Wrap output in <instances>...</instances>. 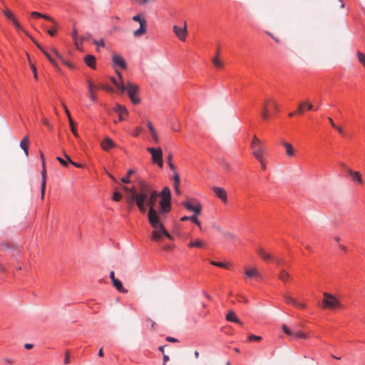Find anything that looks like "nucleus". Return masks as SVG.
<instances>
[{"label":"nucleus","instance_id":"nucleus-1","mask_svg":"<svg viewBox=\"0 0 365 365\" xmlns=\"http://www.w3.org/2000/svg\"><path fill=\"white\" fill-rule=\"evenodd\" d=\"M138 209L141 213H145L148 208V218L161 215L160 210L155 209V205L159 197L158 192L145 180H138L137 188Z\"/></svg>","mask_w":365,"mask_h":365},{"label":"nucleus","instance_id":"nucleus-2","mask_svg":"<svg viewBox=\"0 0 365 365\" xmlns=\"http://www.w3.org/2000/svg\"><path fill=\"white\" fill-rule=\"evenodd\" d=\"M160 215L148 218L150 226L153 228L151 233L152 240L155 242H160L163 236L170 240L173 239V237L168 233L163 224L160 222Z\"/></svg>","mask_w":365,"mask_h":365},{"label":"nucleus","instance_id":"nucleus-3","mask_svg":"<svg viewBox=\"0 0 365 365\" xmlns=\"http://www.w3.org/2000/svg\"><path fill=\"white\" fill-rule=\"evenodd\" d=\"M159 197L161 200L160 201V212L161 215L168 213L171 210V192L168 187H165L159 193Z\"/></svg>","mask_w":365,"mask_h":365},{"label":"nucleus","instance_id":"nucleus-4","mask_svg":"<svg viewBox=\"0 0 365 365\" xmlns=\"http://www.w3.org/2000/svg\"><path fill=\"white\" fill-rule=\"evenodd\" d=\"M123 190L126 194L125 200L129 208L133 207L134 205L138 207V198L137 195V187L123 186Z\"/></svg>","mask_w":365,"mask_h":365},{"label":"nucleus","instance_id":"nucleus-5","mask_svg":"<svg viewBox=\"0 0 365 365\" xmlns=\"http://www.w3.org/2000/svg\"><path fill=\"white\" fill-rule=\"evenodd\" d=\"M138 91V86L133 84L131 82H128L125 85H124V89L121 90L120 92L123 93L126 91L132 103L133 104H138L140 101V98L137 96Z\"/></svg>","mask_w":365,"mask_h":365},{"label":"nucleus","instance_id":"nucleus-6","mask_svg":"<svg viewBox=\"0 0 365 365\" xmlns=\"http://www.w3.org/2000/svg\"><path fill=\"white\" fill-rule=\"evenodd\" d=\"M322 304L324 308L326 309H335L341 307L340 302L331 294L328 292L323 293Z\"/></svg>","mask_w":365,"mask_h":365},{"label":"nucleus","instance_id":"nucleus-7","mask_svg":"<svg viewBox=\"0 0 365 365\" xmlns=\"http://www.w3.org/2000/svg\"><path fill=\"white\" fill-rule=\"evenodd\" d=\"M147 150L152 155L153 163L162 168L163 166L162 149L160 148H148Z\"/></svg>","mask_w":365,"mask_h":365},{"label":"nucleus","instance_id":"nucleus-8","mask_svg":"<svg viewBox=\"0 0 365 365\" xmlns=\"http://www.w3.org/2000/svg\"><path fill=\"white\" fill-rule=\"evenodd\" d=\"M40 156L41 159L42 163V171H41V198L43 200L44 197L45 190H46V161L44 159L43 153L40 151Z\"/></svg>","mask_w":365,"mask_h":365},{"label":"nucleus","instance_id":"nucleus-9","mask_svg":"<svg viewBox=\"0 0 365 365\" xmlns=\"http://www.w3.org/2000/svg\"><path fill=\"white\" fill-rule=\"evenodd\" d=\"M182 205L189 211L193 212L195 215H200L201 213L202 206L198 202L192 205L190 201L187 200L182 202Z\"/></svg>","mask_w":365,"mask_h":365},{"label":"nucleus","instance_id":"nucleus-10","mask_svg":"<svg viewBox=\"0 0 365 365\" xmlns=\"http://www.w3.org/2000/svg\"><path fill=\"white\" fill-rule=\"evenodd\" d=\"M173 32L175 33V34L177 36V37L179 39H180L182 41L185 40V38L187 34L186 22H185L183 27H179V26L175 25L173 28Z\"/></svg>","mask_w":365,"mask_h":365},{"label":"nucleus","instance_id":"nucleus-11","mask_svg":"<svg viewBox=\"0 0 365 365\" xmlns=\"http://www.w3.org/2000/svg\"><path fill=\"white\" fill-rule=\"evenodd\" d=\"M112 61L114 66H118L123 69L127 68V63L120 55L116 53L113 54L112 57Z\"/></svg>","mask_w":365,"mask_h":365},{"label":"nucleus","instance_id":"nucleus-12","mask_svg":"<svg viewBox=\"0 0 365 365\" xmlns=\"http://www.w3.org/2000/svg\"><path fill=\"white\" fill-rule=\"evenodd\" d=\"M212 190L215 195L222 202H225L227 201V192L225 189L220 187H214Z\"/></svg>","mask_w":365,"mask_h":365},{"label":"nucleus","instance_id":"nucleus-13","mask_svg":"<svg viewBox=\"0 0 365 365\" xmlns=\"http://www.w3.org/2000/svg\"><path fill=\"white\" fill-rule=\"evenodd\" d=\"M347 173L351 177L354 181L357 182L359 184L362 185L364 183L362 176L359 172L354 171L350 168H346Z\"/></svg>","mask_w":365,"mask_h":365},{"label":"nucleus","instance_id":"nucleus-14","mask_svg":"<svg viewBox=\"0 0 365 365\" xmlns=\"http://www.w3.org/2000/svg\"><path fill=\"white\" fill-rule=\"evenodd\" d=\"M252 149V154L259 160L262 161L263 157V148L262 145L251 146Z\"/></svg>","mask_w":365,"mask_h":365},{"label":"nucleus","instance_id":"nucleus-15","mask_svg":"<svg viewBox=\"0 0 365 365\" xmlns=\"http://www.w3.org/2000/svg\"><path fill=\"white\" fill-rule=\"evenodd\" d=\"M114 111L118 113L119 120L122 121L124 120V115H128V112L126 108L123 106L117 104L114 108Z\"/></svg>","mask_w":365,"mask_h":365},{"label":"nucleus","instance_id":"nucleus-16","mask_svg":"<svg viewBox=\"0 0 365 365\" xmlns=\"http://www.w3.org/2000/svg\"><path fill=\"white\" fill-rule=\"evenodd\" d=\"M88 89L91 100L93 102H96L97 96L96 95V86L90 80L88 81Z\"/></svg>","mask_w":365,"mask_h":365},{"label":"nucleus","instance_id":"nucleus-17","mask_svg":"<svg viewBox=\"0 0 365 365\" xmlns=\"http://www.w3.org/2000/svg\"><path fill=\"white\" fill-rule=\"evenodd\" d=\"M281 143L285 148L286 155H287V157H294L295 155V151L292 145L284 140H281Z\"/></svg>","mask_w":365,"mask_h":365},{"label":"nucleus","instance_id":"nucleus-18","mask_svg":"<svg viewBox=\"0 0 365 365\" xmlns=\"http://www.w3.org/2000/svg\"><path fill=\"white\" fill-rule=\"evenodd\" d=\"M147 32V22L146 21H143L140 22V28L133 31V36L135 37H140L144 35Z\"/></svg>","mask_w":365,"mask_h":365},{"label":"nucleus","instance_id":"nucleus-19","mask_svg":"<svg viewBox=\"0 0 365 365\" xmlns=\"http://www.w3.org/2000/svg\"><path fill=\"white\" fill-rule=\"evenodd\" d=\"M115 143L109 138H105L101 142V148L105 151H108L110 148L115 147Z\"/></svg>","mask_w":365,"mask_h":365},{"label":"nucleus","instance_id":"nucleus-20","mask_svg":"<svg viewBox=\"0 0 365 365\" xmlns=\"http://www.w3.org/2000/svg\"><path fill=\"white\" fill-rule=\"evenodd\" d=\"M147 125H148V128L149 129V131L151 134V136H152V138H153L154 143H158L160 139H159V136H158L154 126L153 125V124L151 123L150 121H148Z\"/></svg>","mask_w":365,"mask_h":365},{"label":"nucleus","instance_id":"nucleus-21","mask_svg":"<svg viewBox=\"0 0 365 365\" xmlns=\"http://www.w3.org/2000/svg\"><path fill=\"white\" fill-rule=\"evenodd\" d=\"M258 255L264 260L268 261L269 259H274V257L269 252H266L263 248L259 247L257 249Z\"/></svg>","mask_w":365,"mask_h":365},{"label":"nucleus","instance_id":"nucleus-22","mask_svg":"<svg viewBox=\"0 0 365 365\" xmlns=\"http://www.w3.org/2000/svg\"><path fill=\"white\" fill-rule=\"evenodd\" d=\"M226 319L229 322H235L239 324H242L241 320L237 318L233 311H230L226 315Z\"/></svg>","mask_w":365,"mask_h":365},{"label":"nucleus","instance_id":"nucleus-23","mask_svg":"<svg viewBox=\"0 0 365 365\" xmlns=\"http://www.w3.org/2000/svg\"><path fill=\"white\" fill-rule=\"evenodd\" d=\"M84 61L87 66L91 67V68H95L96 66V58L92 55H87L85 56Z\"/></svg>","mask_w":365,"mask_h":365},{"label":"nucleus","instance_id":"nucleus-24","mask_svg":"<svg viewBox=\"0 0 365 365\" xmlns=\"http://www.w3.org/2000/svg\"><path fill=\"white\" fill-rule=\"evenodd\" d=\"M112 284L116 288V289L118 290L120 292H122V293L128 292V290L123 287L122 282L120 280H118V279L116 280H113Z\"/></svg>","mask_w":365,"mask_h":365},{"label":"nucleus","instance_id":"nucleus-25","mask_svg":"<svg viewBox=\"0 0 365 365\" xmlns=\"http://www.w3.org/2000/svg\"><path fill=\"white\" fill-rule=\"evenodd\" d=\"M29 138L28 137H25L23 138L20 143V147L24 150L26 156L29 155L28 147H29Z\"/></svg>","mask_w":365,"mask_h":365},{"label":"nucleus","instance_id":"nucleus-26","mask_svg":"<svg viewBox=\"0 0 365 365\" xmlns=\"http://www.w3.org/2000/svg\"><path fill=\"white\" fill-rule=\"evenodd\" d=\"M43 54L46 56V58L48 59V61L51 63V64L55 67L56 70L58 72H61V70L58 65L56 63L55 60L53 58V57L49 54L46 50L43 51Z\"/></svg>","mask_w":365,"mask_h":365},{"label":"nucleus","instance_id":"nucleus-27","mask_svg":"<svg viewBox=\"0 0 365 365\" xmlns=\"http://www.w3.org/2000/svg\"><path fill=\"white\" fill-rule=\"evenodd\" d=\"M245 274L248 277H261L260 273L258 272V270L256 268L246 269Z\"/></svg>","mask_w":365,"mask_h":365},{"label":"nucleus","instance_id":"nucleus-28","mask_svg":"<svg viewBox=\"0 0 365 365\" xmlns=\"http://www.w3.org/2000/svg\"><path fill=\"white\" fill-rule=\"evenodd\" d=\"M31 16H34V17H41V18H43V19H46V20H48V21H51V22H52V23H53V24H56V22H55L54 19H53L52 17H51V16H47V15L42 14L38 13V12H37V11H33V12H31Z\"/></svg>","mask_w":365,"mask_h":365},{"label":"nucleus","instance_id":"nucleus-29","mask_svg":"<svg viewBox=\"0 0 365 365\" xmlns=\"http://www.w3.org/2000/svg\"><path fill=\"white\" fill-rule=\"evenodd\" d=\"M279 279L280 280H282L283 282H285L288 280V279L289 278V273L285 271L284 269H281L280 270V272L279 274V276H278Z\"/></svg>","mask_w":365,"mask_h":365},{"label":"nucleus","instance_id":"nucleus-30","mask_svg":"<svg viewBox=\"0 0 365 365\" xmlns=\"http://www.w3.org/2000/svg\"><path fill=\"white\" fill-rule=\"evenodd\" d=\"M135 173V170L133 169H130L127 172V175L123 178H121V182L125 184H128L130 182V176Z\"/></svg>","mask_w":365,"mask_h":365},{"label":"nucleus","instance_id":"nucleus-31","mask_svg":"<svg viewBox=\"0 0 365 365\" xmlns=\"http://www.w3.org/2000/svg\"><path fill=\"white\" fill-rule=\"evenodd\" d=\"M112 83L116 86V88L120 91L121 90L124 89V83L121 81H117L114 78H111Z\"/></svg>","mask_w":365,"mask_h":365},{"label":"nucleus","instance_id":"nucleus-32","mask_svg":"<svg viewBox=\"0 0 365 365\" xmlns=\"http://www.w3.org/2000/svg\"><path fill=\"white\" fill-rule=\"evenodd\" d=\"M190 247H203V242L200 240H196L194 242H191L188 244Z\"/></svg>","mask_w":365,"mask_h":365},{"label":"nucleus","instance_id":"nucleus-33","mask_svg":"<svg viewBox=\"0 0 365 365\" xmlns=\"http://www.w3.org/2000/svg\"><path fill=\"white\" fill-rule=\"evenodd\" d=\"M4 14L8 19H9L11 21H14V19H16L14 14L10 10H8V9L4 10Z\"/></svg>","mask_w":365,"mask_h":365},{"label":"nucleus","instance_id":"nucleus-34","mask_svg":"<svg viewBox=\"0 0 365 365\" xmlns=\"http://www.w3.org/2000/svg\"><path fill=\"white\" fill-rule=\"evenodd\" d=\"M210 264L214 265V266H216V267H222V268H225V269H229V264H226V263H224V262H215V261H211Z\"/></svg>","mask_w":365,"mask_h":365},{"label":"nucleus","instance_id":"nucleus-35","mask_svg":"<svg viewBox=\"0 0 365 365\" xmlns=\"http://www.w3.org/2000/svg\"><path fill=\"white\" fill-rule=\"evenodd\" d=\"M284 299H285V302L287 303V304H292L293 305H297L298 304V302L292 297H290L289 295H284Z\"/></svg>","mask_w":365,"mask_h":365},{"label":"nucleus","instance_id":"nucleus-36","mask_svg":"<svg viewBox=\"0 0 365 365\" xmlns=\"http://www.w3.org/2000/svg\"><path fill=\"white\" fill-rule=\"evenodd\" d=\"M293 336H296L297 338H299V339H306L308 338V336H307V334H305L304 332H302V331H294Z\"/></svg>","mask_w":365,"mask_h":365},{"label":"nucleus","instance_id":"nucleus-37","mask_svg":"<svg viewBox=\"0 0 365 365\" xmlns=\"http://www.w3.org/2000/svg\"><path fill=\"white\" fill-rule=\"evenodd\" d=\"M212 63L213 64L215 65V67L217 68H222L223 66V63L222 62H221L218 58V55H217V56H215L213 60H212Z\"/></svg>","mask_w":365,"mask_h":365},{"label":"nucleus","instance_id":"nucleus-38","mask_svg":"<svg viewBox=\"0 0 365 365\" xmlns=\"http://www.w3.org/2000/svg\"><path fill=\"white\" fill-rule=\"evenodd\" d=\"M68 121H69V125H70L71 130L72 133L74 134V135L76 137H78V133H77L76 129L75 128V123H74V121L73 120L72 118H70V120H68Z\"/></svg>","mask_w":365,"mask_h":365},{"label":"nucleus","instance_id":"nucleus-39","mask_svg":"<svg viewBox=\"0 0 365 365\" xmlns=\"http://www.w3.org/2000/svg\"><path fill=\"white\" fill-rule=\"evenodd\" d=\"M196 215H197L195 214L194 215L189 217V220L194 222L195 225H197L199 227L200 229H201L200 222L198 220Z\"/></svg>","mask_w":365,"mask_h":365},{"label":"nucleus","instance_id":"nucleus-40","mask_svg":"<svg viewBox=\"0 0 365 365\" xmlns=\"http://www.w3.org/2000/svg\"><path fill=\"white\" fill-rule=\"evenodd\" d=\"M172 159H173V155L171 153H169L168 155V165L170 167V168L175 171V166L174 165V164L172 163Z\"/></svg>","mask_w":365,"mask_h":365},{"label":"nucleus","instance_id":"nucleus-41","mask_svg":"<svg viewBox=\"0 0 365 365\" xmlns=\"http://www.w3.org/2000/svg\"><path fill=\"white\" fill-rule=\"evenodd\" d=\"M219 230H220L222 232V234L224 235L225 237H227L230 240H234L235 238V235L232 232L222 231L220 229H219Z\"/></svg>","mask_w":365,"mask_h":365},{"label":"nucleus","instance_id":"nucleus-42","mask_svg":"<svg viewBox=\"0 0 365 365\" xmlns=\"http://www.w3.org/2000/svg\"><path fill=\"white\" fill-rule=\"evenodd\" d=\"M121 198H122V195L120 192L115 191L113 193L112 200L114 201L118 202L121 200Z\"/></svg>","mask_w":365,"mask_h":365},{"label":"nucleus","instance_id":"nucleus-43","mask_svg":"<svg viewBox=\"0 0 365 365\" xmlns=\"http://www.w3.org/2000/svg\"><path fill=\"white\" fill-rule=\"evenodd\" d=\"M64 156H65L66 159V160H67L70 163H71L72 165H73L75 167H76V168H80L83 167V166H82V165L78 164V163H75V162H73V161L71 160L70 157H69L66 153H64Z\"/></svg>","mask_w":365,"mask_h":365},{"label":"nucleus","instance_id":"nucleus-44","mask_svg":"<svg viewBox=\"0 0 365 365\" xmlns=\"http://www.w3.org/2000/svg\"><path fill=\"white\" fill-rule=\"evenodd\" d=\"M282 330L286 334L289 336H293L294 334V331H292L288 327L284 324L282 326Z\"/></svg>","mask_w":365,"mask_h":365},{"label":"nucleus","instance_id":"nucleus-45","mask_svg":"<svg viewBox=\"0 0 365 365\" xmlns=\"http://www.w3.org/2000/svg\"><path fill=\"white\" fill-rule=\"evenodd\" d=\"M269 116V112L268 108L263 109L262 111V117L264 120H267Z\"/></svg>","mask_w":365,"mask_h":365},{"label":"nucleus","instance_id":"nucleus-46","mask_svg":"<svg viewBox=\"0 0 365 365\" xmlns=\"http://www.w3.org/2000/svg\"><path fill=\"white\" fill-rule=\"evenodd\" d=\"M262 141L255 135L252 141L251 146L262 145Z\"/></svg>","mask_w":365,"mask_h":365},{"label":"nucleus","instance_id":"nucleus-47","mask_svg":"<svg viewBox=\"0 0 365 365\" xmlns=\"http://www.w3.org/2000/svg\"><path fill=\"white\" fill-rule=\"evenodd\" d=\"M72 36H73V40L75 41V43L76 45L77 48L81 50V48L80 46H78V42H77L78 32H77V31L76 29L73 31Z\"/></svg>","mask_w":365,"mask_h":365},{"label":"nucleus","instance_id":"nucleus-48","mask_svg":"<svg viewBox=\"0 0 365 365\" xmlns=\"http://www.w3.org/2000/svg\"><path fill=\"white\" fill-rule=\"evenodd\" d=\"M299 114H302L304 112V102H301L297 108V110Z\"/></svg>","mask_w":365,"mask_h":365},{"label":"nucleus","instance_id":"nucleus-49","mask_svg":"<svg viewBox=\"0 0 365 365\" xmlns=\"http://www.w3.org/2000/svg\"><path fill=\"white\" fill-rule=\"evenodd\" d=\"M133 20L134 21L138 22L140 25V22H143V21H146L145 19L142 18L140 15H135L133 17Z\"/></svg>","mask_w":365,"mask_h":365},{"label":"nucleus","instance_id":"nucleus-50","mask_svg":"<svg viewBox=\"0 0 365 365\" xmlns=\"http://www.w3.org/2000/svg\"><path fill=\"white\" fill-rule=\"evenodd\" d=\"M174 185H180V175L178 173H175L173 175Z\"/></svg>","mask_w":365,"mask_h":365},{"label":"nucleus","instance_id":"nucleus-51","mask_svg":"<svg viewBox=\"0 0 365 365\" xmlns=\"http://www.w3.org/2000/svg\"><path fill=\"white\" fill-rule=\"evenodd\" d=\"M52 51L53 53H54V55L61 61H62L64 58L61 55V53L55 48H53L52 49Z\"/></svg>","mask_w":365,"mask_h":365},{"label":"nucleus","instance_id":"nucleus-52","mask_svg":"<svg viewBox=\"0 0 365 365\" xmlns=\"http://www.w3.org/2000/svg\"><path fill=\"white\" fill-rule=\"evenodd\" d=\"M262 339L261 336H257V335H254V334H252L249 336V340L250 341H259Z\"/></svg>","mask_w":365,"mask_h":365},{"label":"nucleus","instance_id":"nucleus-53","mask_svg":"<svg viewBox=\"0 0 365 365\" xmlns=\"http://www.w3.org/2000/svg\"><path fill=\"white\" fill-rule=\"evenodd\" d=\"M93 43L95 45H96L97 46H101V47H104L105 46V43H104V41H103V40L102 38L100 39L99 41L94 40L93 41Z\"/></svg>","mask_w":365,"mask_h":365},{"label":"nucleus","instance_id":"nucleus-54","mask_svg":"<svg viewBox=\"0 0 365 365\" xmlns=\"http://www.w3.org/2000/svg\"><path fill=\"white\" fill-rule=\"evenodd\" d=\"M142 131H143V128L137 127V128H135L133 135L135 137H138Z\"/></svg>","mask_w":365,"mask_h":365},{"label":"nucleus","instance_id":"nucleus-55","mask_svg":"<svg viewBox=\"0 0 365 365\" xmlns=\"http://www.w3.org/2000/svg\"><path fill=\"white\" fill-rule=\"evenodd\" d=\"M56 159L63 166H67L68 165V161L67 160H65L64 159H63L61 157H57Z\"/></svg>","mask_w":365,"mask_h":365},{"label":"nucleus","instance_id":"nucleus-56","mask_svg":"<svg viewBox=\"0 0 365 365\" xmlns=\"http://www.w3.org/2000/svg\"><path fill=\"white\" fill-rule=\"evenodd\" d=\"M266 102H267V103L271 104L275 110H277V109H278V106H277V103H276V102H275V101H274L273 100H272V99H267V100H266Z\"/></svg>","mask_w":365,"mask_h":365},{"label":"nucleus","instance_id":"nucleus-57","mask_svg":"<svg viewBox=\"0 0 365 365\" xmlns=\"http://www.w3.org/2000/svg\"><path fill=\"white\" fill-rule=\"evenodd\" d=\"M65 66H66L68 68H71V69H73L74 68V65L69 63L68 61H67L66 59H63L62 61H61Z\"/></svg>","mask_w":365,"mask_h":365},{"label":"nucleus","instance_id":"nucleus-58","mask_svg":"<svg viewBox=\"0 0 365 365\" xmlns=\"http://www.w3.org/2000/svg\"><path fill=\"white\" fill-rule=\"evenodd\" d=\"M304 107L306 106L307 110H312L314 109V107H313V105L309 103V101H304Z\"/></svg>","mask_w":365,"mask_h":365},{"label":"nucleus","instance_id":"nucleus-59","mask_svg":"<svg viewBox=\"0 0 365 365\" xmlns=\"http://www.w3.org/2000/svg\"><path fill=\"white\" fill-rule=\"evenodd\" d=\"M69 363H70L69 353H68V351H66V353L65 354V358H64V364H68Z\"/></svg>","mask_w":365,"mask_h":365},{"label":"nucleus","instance_id":"nucleus-60","mask_svg":"<svg viewBox=\"0 0 365 365\" xmlns=\"http://www.w3.org/2000/svg\"><path fill=\"white\" fill-rule=\"evenodd\" d=\"M31 69H32V71H33V73H34V78L35 79H38L36 68L33 64L31 66Z\"/></svg>","mask_w":365,"mask_h":365},{"label":"nucleus","instance_id":"nucleus-61","mask_svg":"<svg viewBox=\"0 0 365 365\" xmlns=\"http://www.w3.org/2000/svg\"><path fill=\"white\" fill-rule=\"evenodd\" d=\"M12 23L14 25V26L16 28V29L22 30V28H21L20 24L16 19H14V21H13Z\"/></svg>","mask_w":365,"mask_h":365},{"label":"nucleus","instance_id":"nucleus-62","mask_svg":"<svg viewBox=\"0 0 365 365\" xmlns=\"http://www.w3.org/2000/svg\"><path fill=\"white\" fill-rule=\"evenodd\" d=\"M56 29H52L47 31V33L51 36H53L56 34Z\"/></svg>","mask_w":365,"mask_h":365},{"label":"nucleus","instance_id":"nucleus-63","mask_svg":"<svg viewBox=\"0 0 365 365\" xmlns=\"http://www.w3.org/2000/svg\"><path fill=\"white\" fill-rule=\"evenodd\" d=\"M163 365H165L167 361H169V356L165 354H163Z\"/></svg>","mask_w":365,"mask_h":365},{"label":"nucleus","instance_id":"nucleus-64","mask_svg":"<svg viewBox=\"0 0 365 365\" xmlns=\"http://www.w3.org/2000/svg\"><path fill=\"white\" fill-rule=\"evenodd\" d=\"M165 339H166V341H170V342H177L178 341L177 339L170 337V336L166 337Z\"/></svg>","mask_w":365,"mask_h":365}]
</instances>
